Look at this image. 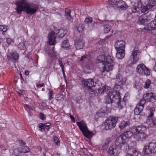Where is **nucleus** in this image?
I'll return each mask as SVG.
<instances>
[{
  "instance_id": "1",
  "label": "nucleus",
  "mask_w": 156,
  "mask_h": 156,
  "mask_svg": "<svg viewBox=\"0 0 156 156\" xmlns=\"http://www.w3.org/2000/svg\"><path fill=\"white\" fill-rule=\"evenodd\" d=\"M16 4L17 5L16 11L18 14L21 13L23 11L27 14L32 15L35 13L38 9L37 5L30 3L26 0H18L16 1Z\"/></svg>"
},
{
  "instance_id": "2",
  "label": "nucleus",
  "mask_w": 156,
  "mask_h": 156,
  "mask_svg": "<svg viewBox=\"0 0 156 156\" xmlns=\"http://www.w3.org/2000/svg\"><path fill=\"white\" fill-rule=\"evenodd\" d=\"M97 60L103 65L100 68V70L101 72H109L113 69L115 63L113 57L109 55H101L97 58Z\"/></svg>"
},
{
  "instance_id": "3",
  "label": "nucleus",
  "mask_w": 156,
  "mask_h": 156,
  "mask_svg": "<svg viewBox=\"0 0 156 156\" xmlns=\"http://www.w3.org/2000/svg\"><path fill=\"white\" fill-rule=\"evenodd\" d=\"M81 81L84 88L89 92L93 91V88L97 86H99L101 83L99 80L95 78H89L87 80L82 79Z\"/></svg>"
},
{
  "instance_id": "4",
  "label": "nucleus",
  "mask_w": 156,
  "mask_h": 156,
  "mask_svg": "<svg viewBox=\"0 0 156 156\" xmlns=\"http://www.w3.org/2000/svg\"><path fill=\"white\" fill-rule=\"evenodd\" d=\"M118 120V118L115 116H110L107 118L105 122V128L106 130H111L115 128Z\"/></svg>"
},
{
  "instance_id": "5",
  "label": "nucleus",
  "mask_w": 156,
  "mask_h": 156,
  "mask_svg": "<svg viewBox=\"0 0 156 156\" xmlns=\"http://www.w3.org/2000/svg\"><path fill=\"white\" fill-rule=\"evenodd\" d=\"M143 152L146 155L156 153V141L150 142L148 145H145Z\"/></svg>"
},
{
  "instance_id": "6",
  "label": "nucleus",
  "mask_w": 156,
  "mask_h": 156,
  "mask_svg": "<svg viewBox=\"0 0 156 156\" xmlns=\"http://www.w3.org/2000/svg\"><path fill=\"white\" fill-rule=\"evenodd\" d=\"M136 72L140 76H149L150 74V69L143 63L138 64L136 67Z\"/></svg>"
},
{
  "instance_id": "7",
  "label": "nucleus",
  "mask_w": 156,
  "mask_h": 156,
  "mask_svg": "<svg viewBox=\"0 0 156 156\" xmlns=\"http://www.w3.org/2000/svg\"><path fill=\"white\" fill-rule=\"evenodd\" d=\"M155 111L154 108H150V114L147 116L146 122L149 127H153L156 126V118L154 117V112Z\"/></svg>"
},
{
  "instance_id": "8",
  "label": "nucleus",
  "mask_w": 156,
  "mask_h": 156,
  "mask_svg": "<svg viewBox=\"0 0 156 156\" xmlns=\"http://www.w3.org/2000/svg\"><path fill=\"white\" fill-rule=\"evenodd\" d=\"M151 16L146 15L145 14H142L139 18L137 20V23L140 25H147L152 20Z\"/></svg>"
},
{
  "instance_id": "9",
  "label": "nucleus",
  "mask_w": 156,
  "mask_h": 156,
  "mask_svg": "<svg viewBox=\"0 0 156 156\" xmlns=\"http://www.w3.org/2000/svg\"><path fill=\"white\" fill-rule=\"evenodd\" d=\"M140 52L138 47H135L132 51L131 55V58L133 59L132 64H135L140 59Z\"/></svg>"
},
{
  "instance_id": "10",
  "label": "nucleus",
  "mask_w": 156,
  "mask_h": 156,
  "mask_svg": "<svg viewBox=\"0 0 156 156\" xmlns=\"http://www.w3.org/2000/svg\"><path fill=\"white\" fill-rule=\"evenodd\" d=\"M121 88V87L120 85L115 84L113 91L111 92L110 90L109 91V93L108 94L109 97L116 98L120 97V93L119 90Z\"/></svg>"
},
{
  "instance_id": "11",
  "label": "nucleus",
  "mask_w": 156,
  "mask_h": 156,
  "mask_svg": "<svg viewBox=\"0 0 156 156\" xmlns=\"http://www.w3.org/2000/svg\"><path fill=\"white\" fill-rule=\"evenodd\" d=\"M120 147L118 146H111L109 147L108 151V153L110 156H117L121 151Z\"/></svg>"
},
{
  "instance_id": "12",
  "label": "nucleus",
  "mask_w": 156,
  "mask_h": 156,
  "mask_svg": "<svg viewBox=\"0 0 156 156\" xmlns=\"http://www.w3.org/2000/svg\"><path fill=\"white\" fill-rule=\"evenodd\" d=\"M56 33L51 31L48 34V41L50 45H54L56 43L55 39L56 38Z\"/></svg>"
},
{
  "instance_id": "13",
  "label": "nucleus",
  "mask_w": 156,
  "mask_h": 156,
  "mask_svg": "<svg viewBox=\"0 0 156 156\" xmlns=\"http://www.w3.org/2000/svg\"><path fill=\"white\" fill-rule=\"evenodd\" d=\"M115 47L117 51H124L125 47V42L123 41H117L115 43Z\"/></svg>"
},
{
  "instance_id": "14",
  "label": "nucleus",
  "mask_w": 156,
  "mask_h": 156,
  "mask_svg": "<svg viewBox=\"0 0 156 156\" xmlns=\"http://www.w3.org/2000/svg\"><path fill=\"white\" fill-rule=\"evenodd\" d=\"M133 132L136 133H146L147 128L144 125H141L135 127L133 129Z\"/></svg>"
},
{
  "instance_id": "15",
  "label": "nucleus",
  "mask_w": 156,
  "mask_h": 156,
  "mask_svg": "<svg viewBox=\"0 0 156 156\" xmlns=\"http://www.w3.org/2000/svg\"><path fill=\"white\" fill-rule=\"evenodd\" d=\"M125 139H124V138L121 135L116 139L115 142V145L119 147H120L121 149L122 145L125 144Z\"/></svg>"
},
{
  "instance_id": "16",
  "label": "nucleus",
  "mask_w": 156,
  "mask_h": 156,
  "mask_svg": "<svg viewBox=\"0 0 156 156\" xmlns=\"http://www.w3.org/2000/svg\"><path fill=\"white\" fill-rule=\"evenodd\" d=\"M148 137L146 133H136L134 135V138L136 140L140 141H145Z\"/></svg>"
},
{
  "instance_id": "17",
  "label": "nucleus",
  "mask_w": 156,
  "mask_h": 156,
  "mask_svg": "<svg viewBox=\"0 0 156 156\" xmlns=\"http://www.w3.org/2000/svg\"><path fill=\"white\" fill-rule=\"evenodd\" d=\"M156 29V20H155L148 23L144 27V29L147 30L151 31Z\"/></svg>"
},
{
  "instance_id": "18",
  "label": "nucleus",
  "mask_w": 156,
  "mask_h": 156,
  "mask_svg": "<svg viewBox=\"0 0 156 156\" xmlns=\"http://www.w3.org/2000/svg\"><path fill=\"white\" fill-rule=\"evenodd\" d=\"M77 124L80 129L82 132L86 131L87 129H88L87 125L84 121H82L80 122H78Z\"/></svg>"
},
{
  "instance_id": "19",
  "label": "nucleus",
  "mask_w": 156,
  "mask_h": 156,
  "mask_svg": "<svg viewBox=\"0 0 156 156\" xmlns=\"http://www.w3.org/2000/svg\"><path fill=\"white\" fill-rule=\"evenodd\" d=\"M117 81L120 85H124L126 81V79L125 77H122V76L119 74H118L116 76Z\"/></svg>"
},
{
  "instance_id": "20",
  "label": "nucleus",
  "mask_w": 156,
  "mask_h": 156,
  "mask_svg": "<svg viewBox=\"0 0 156 156\" xmlns=\"http://www.w3.org/2000/svg\"><path fill=\"white\" fill-rule=\"evenodd\" d=\"M84 42L81 39L76 40L75 41V46L77 49L82 48L84 46Z\"/></svg>"
},
{
  "instance_id": "21",
  "label": "nucleus",
  "mask_w": 156,
  "mask_h": 156,
  "mask_svg": "<svg viewBox=\"0 0 156 156\" xmlns=\"http://www.w3.org/2000/svg\"><path fill=\"white\" fill-rule=\"evenodd\" d=\"M56 33L59 38H62L67 33V30L65 29L61 28L57 30Z\"/></svg>"
},
{
  "instance_id": "22",
  "label": "nucleus",
  "mask_w": 156,
  "mask_h": 156,
  "mask_svg": "<svg viewBox=\"0 0 156 156\" xmlns=\"http://www.w3.org/2000/svg\"><path fill=\"white\" fill-rule=\"evenodd\" d=\"M93 66L92 64L86 65L84 67V71L86 73H89L93 70Z\"/></svg>"
},
{
  "instance_id": "23",
  "label": "nucleus",
  "mask_w": 156,
  "mask_h": 156,
  "mask_svg": "<svg viewBox=\"0 0 156 156\" xmlns=\"http://www.w3.org/2000/svg\"><path fill=\"white\" fill-rule=\"evenodd\" d=\"M126 98H116L117 104L120 108H122V105L125 104Z\"/></svg>"
},
{
  "instance_id": "24",
  "label": "nucleus",
  "mask_w": 156,
  "mask_h": 156,
  "mask_svg": "<svg viewBox=\"0 0 156 156\" xmlns=\"http://www.w3.org/2000/svg\"><path fill=\"white\" fill-rule=\"evenodd\" d=\"M116 8L119 7L121 9H126L128 7V5L124 2L122 1H119L118 2V4Z\"/></svg>"
},
{
  "instance_id": "25",
  "label": "nucleus",
  "mask_w": 156,
  "mask_h": 156,
  "mask_svg": "<svg viewBox=\"0 0 156 156\" xmlns=\"http://www.w3.org/2000/svg\"><path fill=\"white\" fill-rule=\"evenodd\" d=\"M156 4V1L155 0H151L148 1L145 5L147 6V9H151Z\"/></svg>"
},
{
  "instance_id": "26",
  "label": "nucleus",
  "mask_w": 156,
  "mask_h": 156,
  "mask_svg": "<svg viewBox=\"0 0 156 156\" xmlns=\"http://www.w3.org/2000/svg\"><path fill=\"white\" fill-rule=\"evenodd\" d=\"M141 7V4H140L139 2H138L137 3H135L133 5L131 8V10L133 12H135L137 11V9H140Z\"/></svg>"
},
{
  "instance_id": "27",
  "label": "nucleus",
  "mask_w": 156,
  "mask_h": 156,
  "mask_svg": "<svg viewBox=\"0 0 156 156\" xmlns=\"http://www.w3.org/2000/svg\"><path fill=\"white\" fill-rule=\"evenodd\" d=\"M70 45L68 40H65L63 41L61 44V48L65 49H69Z\"/></svg>"
},
{
  "instance_id": "28",
  "label": "nucleus",
  "mask_w": 156,
  "mask_h": 156,
  "mask_svg": "<svg viewBox=\"0 0 156 156\" xmlns=\"http://www.w3.org/2000/svg\"><path fill=\"white\" fill-rule=\"evenodd\" d=\"M116 57L118 59H121L124 58L125 56L124 51H117Z\"/></svg>"
},
{
  "instance_id": "29",
  "label": "nucleus",
  "mask_w": 156,
  "mask_h": 156,
  "mask_svg": "<svg viewBox=\"0 0 156 156\" xmlns=\"http://www.w3.org/2000/svg\"><path fill=\"white\" fill-rule=\"evenodd\" d=\"M143 109V107L139 105H137L136 108L134 110V114L136 115H138Z\"/></svg>"
},
{
  "instance_id": "30",
  "label": "nucleus",
  "mask_w": 156,
  "mask_h": 156,
  "mask_svg": "<svg viewBox=\"0 0 156 156\" xmlns=\"http://www.w3.org/2000/svg\"><path fill=\"white\" fill-rule=\"evenodd\" d=\"M122 136L125 139V140L130 138L133 135V133L130 131H127L121 134Z\"/></svg>"
},
{
  "instance_id": "31",
  "label": "nucleus",
  "mask_w": 156,
  "mask_h": 156,
  "mask_svg": "<svg viewBox=\"0 0 156 156\" xmlns=\"http://www.w3.org/2000/svg\"><path fill=\"white\" fill-rule=\"evenodd\" d=\"M84 135L88 138H90L93 136V133L89 131L88 129H87L86 131L82 132Z\"/></svg>"
},
{
  "instance_id": "32",
  "label": "nucleus",
  "mask_w": 156,
  "mask_h": 156,
  "mask_svg": "<svg viewBox=\"0 0 156 156\" xmlns=\"http://www.w3.org/2000/svg\"><path fill=\"white\" fill-rule=\"evenodd\" d=\"M108 4L110 6L116 8L118 2H117L116 0H108Z\"/></svg>"
},
{
  "instance_id": "33",
  "label": "nucleus",
  "mask_w": 156,
  "mask_h": 156,
  "mask_svg": "<svg viewBox=\"0 0 156 156\" xmlns=\"http://www.w3.org/2000/svg\"><path fill=\"white\" fill-rule=\"evenodd\" d=\"M155 98L156 97V94L153 92H148L146 93L143 95V98Z\"/></svg>"
},
{
  "instance_id": "34",
  "label": "nucleus",
  "mask_w": 156,
  "mask_h": 156,
  "mask_svg": "<svg viewBox=\"0 0 156 156\" xmlns=\"http://www.w3.org/2000/svg\"><path fill=\"white\" fill-rule=\"evenodd\" d=\"M70 10L68 9H66L65 10V16L68 21L71 19V17L70 15Z\"/></svg>"
},
{
  "instance_id": "35",
  "label": "nucleus",
  "mask_w": 156,
  "mask_h": 156,
  "mask_svg": "<svg viewBox=\"0 0 156 156\" xmlns=\"http://www.w3.org/2000/svg\"><path fill=\"white\" fill-rule=\"evenodd\" d=\"M129 122L127 121H122L120 124L119 127L121 129L124 128L127 126L129 124Z\"/></svg>"
},
{
  "instance_id": "36",
  "label": "nucleus",
  "mask_w": 156,
  "mask_h": 156,
  "mask_svg": "<svg viewBox=\"0 0 156 156\" xmlns=\"http://www.w3.org/2000/svg\"><path fill=\"white\" fill-rule=\"evenodd\" d=\"M142 81V80H140L139 78L137 79L136 80L134 87L136 88H138L141 85Z\"/></svg>"
},
{
  "instance_id": "37",
  "label": "nucleus",
  "mask_w": 156,
  "mask_h": 156,
  "mask_svg": "<svg viewBox=\"0 0 156 156\" xmlns=\"http://www.w3.org/2000/svg\"><path fill=\"white\" fill-rule=\"evenodd\" d=\"M77 30L79 32H82L84 30V26L82 24H79L77 25Z\"/></svg>"
},
{
  "instance_id": "38",
  "label": "nucleus",
  "mask_w": 156,
  "mask_h": 156,
  "mask_svg": "<svg viewBox=\"0 0 156 156\" xmlns=\"http://www.w3.org/2000/svg\"><path fill=\"white\" fill-rule=\"evenodd\" d=\"M22 152V149L21 148H19L14 150V154L16 156H22V155H20Z\"/></svg>"
},
{
  "instance_id": "39",
  "label": "nucleus",
  "mask_w": 156,
  "mask_h": 156,
  "mask_svg": "<svg viewBox=\"0 0 156 156\" xmlns=\"http://www.w3.org/2000/svg\"><path fill=\"white\" fill-rule=\"evenodd\" d=\"M151 81L150 80L147 79V80L145 83L144 86V88L145 89L148 88L151 84Z\"/></svg>"
},
{
  "instance_id": "40",
  "label": "nucleus",
  "mask_w": 156,
  "mask_h": 156,
  "mask_svg": "<svg viewBox=\"0 0 156 156\" xmlns=\"http://www.w3.org/2000/svg\"><path fill=\"white\" fill-rule=\"evenodd\" d=\"M45 125L44 124L40 123L37 125V127L38 128L39 130L42 131V130H44Z\"/></svg>"
},
{
  "instance_id": "41",
  "label": "nucleus",
  "mask_w": 156,
  "mask_h": 156,
  "mask_svg": "<svg viewBox=\"0 0 156 156\" xmlns=\"http://www.w3.org/2000/svg\"><path fill=\"white\" fill-rule=\"evenodd\" d=\"M111 29V27L109 25H107L104 26V32L105 33H108Z\"/></svg>"
},
{
  "instance_id": "42",
  "label": "nucleus",
  "mask_w": 156,
  "mask_h": 156,
  "mask_svg": "<svg viewBox=\"0 0 156 156\" xmlns=\"http://www.w3.org/2000/svg\"><path fill=\"white\" fill-rule=\"evenodd\" d=\"M21 148L22 149V152L24 153H27L30 150V148L27 146H23Z\"/></svg>"
},
{
  "instance_id": "43",
  "label": "nucleus",
  "mask_w": 156,
  "mask_h": 156,
  "mask_svg": "<svg viewBox=\"0 0 156 156\" xmlns=\"http://www.w3.org/2000/svg\"><path fill=\"white\" fill-rule=\"evenodd\" d=\"M23 106L25 109L28 111V110L32 111L34 109V107H31L27 105H24Z\"/></svg>"
},
{
  "instance_id": "44",
  "label": "nucleus",
  "mask_w": 156,
  "mask_h": 156,
  "mask_svg": "<svg viewBox=\"0 0 156 156\" xmlns=\"http://www.w3.org/2000/svg\"><path fill=\"white\" fill-rule=\"evenodd\" d=\"M58 62L59 64V65L62 68V73L63 74L64 73V66L63 65L62 62V61L61 59H59L58 60Z\"/></svg>"
},
{
  "instance_id": "45",
  "label": "nucleus",
  "mask_w": 156,
  "mask_h": 156,
  "mask_svg": "<svg viewBox=\"0 0 156 156\" xmlns=\"http://www.w3.org/2000/svg\"><path fill=\"white\" fill-rule=\"evenodd\" d=\"M93 19L91 17H87L86 18L85 20V23L89 24L91 23L92 22Z\"/></svg>"
},
{
  "instance_id": "46",
  "label": "nucleus",
  "mask_w": 156,
  "mask_h": 156,
  "mask_svg": "<svg viewBox=\"0 0 156 156\" xmlns=\"http://www.w3.org/2000/svg\"><path fill=\"white\" fill-rule=\"evenodd\" d=\"M146 103V100L144 99V98H143L141 99L139 103L137 105H139L144 107V105Z\"/></svg>"
},
{
  "instance_id": "47",
  "label": "nucleus",
  "mask_w": 156,
  "mask_h": 156,
  "mask_svg": "<svg viewBox=\"0 0 156 156\" xmlns=\"http://www.w3.org/2000/svg\"><path fill=\"white\" fill-rule=\"evenodd\" d=\"M142 5V7L140 8V10L142 12H146L147 10L149 9H147V6L146 5Z\"/></svg>"
},
{
  "instance_id": "48",
  "label": "nucleus",
  "mask_w": 156,
  "mask_h": 156,
  "mask_svg": "<svg viewBox=\"0 0 156 156\" xmlns=\"http://www.w3.org/2000/svg\"><path fill=\"white\" fill-rule=\"evenodd\" d=\"M106 87H107L108 88V89H109V88L110 87H109L107 86H105L104 87H103L101 88L99 90H98V91L99 93H102L104 92V91H106Z\"/></svg>"
},
{
  "instance_id": "49",
  "label": "nucleus",
  "mask_w": 156,
  "mask_h": 156,
  "mask_svg": "<svg viewBox=\"0 0 156 156\" xmlns=\"http://www.w3.org/2000/svg\"><path fill=\"white\" fill-rule=\"evenodd\" d=\"M7 29L6 26H0V30L3 32H5Z\"/></svg>"
},
{
  "instance_id": "50",
  "label": "nucleus",
  "mask_w": 156,
  "mask_h": 156,
  "mask_svg": "<svg viewBox=\"0 0 156 156\" xmlns=\"http://www.w3.org/2000/svg\"><path fill=\"white\" fill-rule=\"evenodd\" d=\"M19 48L21 49H24L25 48V44L23 42H21L19 43Z\"/></svg>"
},
{
  "instance_id": "51",
  "label": "nucleus",
  "mask_w": 156,
  "mask_h": 156,
  "mask_svg": "<svg viewBox=\"0 0 156 156\" xmlns=\"http://www.w3.org/2000/svg\"><path fill=\"white\" fill-rule=\"evenodd\" d=\"M54 141L56 144L57 145H60V142L58 139L56 137H55L54 138Z\"/></svg>"
},
{
  "instance_id": "52",
  "label": "nucleus",
  "mask_w": 156,
  "mask_h": 156,
  "mask_svg": "<svg viewBox=\"0 0 156 156\" xmlns=\"http://www.w3.org/2000/svg\"><path fill=\"white\" fill-rule=\"evenodd\" d=\"M140 2H139L140 4L143 5H145V4L147 3L148 1L149 0H139Z\"/></svg>"
},
{
  "instance_id": "53",
  "label": "nucleus",
  "mask_w": 156,
  "mask_h": 156,
  "mask_svg": "<svg viewBox=\"0 0 156 156\" xmlns=\"http://www.w3.org/2000/svg\"><path fill=\"white\" fill-rule=\"evenodd\" d=\"M12 58L14 59H17L19 57V55L17 53H14L12 55Z\"/></svg>"
},
{
  "instance_id": "54",
  "label": "nucleus",
  "mask_w": 156,
  "mask_h": 156,
  "mask_svg": "<svg viewBox=\"0 0 156 156\" xmlns=\"http://www.w3.org/2000/svg\"><path fill=\"white\" fill-rule=\"evenodd\" d=\"M111 140L110 138H107L104 141V144L105 145L107 146L108 144Z\"/></svg>"
},
{
  "instance_id": "55",
  "label": "nucleus",
  "mask_w": 156,
  "mask_h": 156,
  "mask_svg": "<svg viewBox=\"0 0 156 156\" xmlns=\"http://www.w3.org/2000/svg\"><path fill=\"white\" fill-rule=\"evenodd\" d=\"M112 102L111 98H106V103L107 104L111 103Z\"/></svg>"
},
{
  "instance_id": "56",
  "label": "nucleus",
  "mask_w": 156,
  "mask_h": 156,
  "mask_svg": "<svg viewBox=\"0 0 156 156\" xmlns=\"http://www.w3.org/2000/svg\"><path fill=\"white\" fill-rule=\"evenodd\" d=\"M6 42L9 44H10L12 42V40L10 38H8L6 39Z\"/></svg>"
},
{
  "instance_id": "57",
  "label": "nucleus",
  "mask_w": 156,
  "mask_h": 156,
  "mask_svg": "<svg viewBox=\"0 0 156 156\" xmlns=\"http://www.w3.org/2000/svg\"><path fill=\"white\" fill-rule=\"evenodd\" d=\"M54 94L53 91L51 90H49L48 94L50 97H52Z\"/></svg>"
},
{
  "instance_id": "58",
  "label": "nucleus",
  "mask_w": 156,
  "mask_h": 156,
  "mask_svg": "<svg viewBox=\"0 0 156 156\" xmlns=\"http://www.w3.org/2000/svg\"><path fill=\"white\" fill-rule=\"evenodd\" d=\"M50 126V124L49 123H48L45 125V129H46L47 130H48L49 129V126Z\"/></svg>"
},
{
  "instance_id": "59",
  "label": "nucleus",
  "mask_w": 156,
  "mask_h": 156,
  "mask_svg": "<svg viewBox=\"0 0 156 156\" xmlns=\"http://www.w3.org/2000/svg\"><path fill=\"white\" fill-rule=\"evenodd\" d=\"M83 153L85 155H88V152L86 148H84L83 149Z\"/></svg>"
},
{
  "instance_id": "60",
  "label": "nucleus",
  "mask_w": 156,
  "mask_h": 156,
  "mask_svg": "<svg viewBox=\"0 0 156 156\" xmlns=\"http://www.w3.org/2000/svg\"><path fill=\"white\" fill-rule=\"evenodd\" d=\"M39 116L40 118L42 119V120H44L45 119L44 116V115L42 113H41L39 115Z\"/></svg>"
},
{
  "instance_id": "61",
  "label": "nucleus",
  "mask_w": 156,
  "mask_h": 156,
  "mask_svg": "<svg viewBox=\"0 0 156 156\" xmlns=\"http://www.w3.org/2000/svg\"><path fill=\"white\" fill-rule=\"evenodd\" d=\"M70 118L71 119V121L73 122H75V119H74V116L73 115H71L70 116Z\"/></svg>"
},
{
  "instance_id": "62",
  "label": "nucleus",
  "mask_w": 156,
  "mask_h": 156,
  "mask_svg": "<svg viewBox=\"0 0 156 156\" xmlns=\"http://www.w3.org/2000/svg\"><path fill=\"white\" fill-rule=\"evenodd\" d=\"M43 85H44L43 83H42L41 84H39L37 85L36 86L37 88H39L40 87H43Z\"/></svg>"
},
{
  "instance_id": "63",
  "label": "nucleus",
  "mask_w": 156,
  "mask_h": 156,
  "mask_svg": "<svg viewBox=\"0 0 156 156\" xmlns=\"http://www.w3.org/2000/svg\"><path fill=\"white\" fill-rule=\"evenodd\" d=\"M86 59V57L85 55H83L81 57V58L80 59V61H84Z\"/></svg>"
},
{
  "instance_id": "64",
  "label": "nucleus",
  "mask_w": 156,
  "mask_h": 156,
  "mask_svg": "<svg viewBox=\"0 0 156 156\" xmlns=\"http://www.w3.org/2000/svg\"><path fill=\"white\" fill-rule=\"evenodd\" d=\"M20 144L22 145H24L25 144V143L23 141H20Z\"/></svg>"
}]
</instances>
